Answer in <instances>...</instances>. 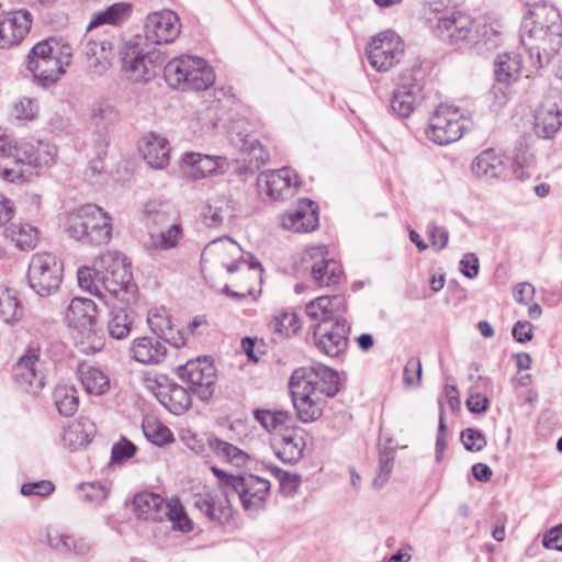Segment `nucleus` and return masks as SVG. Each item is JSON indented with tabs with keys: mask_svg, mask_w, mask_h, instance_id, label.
Returning <instances> with one entry per match:
<instances>
[{
	"mask_svg": "<svg viewBox=\"0 0 562 562\" xmlns=\"http://www.w3.org/2000/svg\"><path fill=\"white\" fill-rule=\"evenodd\" d=\"M79 286L110 304V297L128 302L134 295L131 265L117 251H106L98 256L92 267L83 266L77 272Z\"/></svg>",
	"mask_w": 562,
	"mask_h": 562,
	"instance_id": "7ed1b4c3",
	"label": "nucleus"
},
{
	"mask_svg": "<svg viewBox=\"0 0 562 562\" xmlns=\"http://www.w3.org/2000/svg\"><path fill=\"white\" fill-rule=\"evenodd\" d=\"M54 403L59 414L72 416L79 407L78 391L70 384H58L53 393Z\"/></svg>",
	"mask_w": 562,
	"mask_h": 562,
	"instance_id": "a18cd8bd",
	"label": "nucleus"
},
{
	"mask_svg": "<svg viewBox=\"0 0 562 562\" xmlns=\"http://www.w3.org/2000/svg\"><path fill=\"white\" fill-rule=\"evenodd\" d=\"M423 83L413 74H403L391 98L392 111L402 119L408 117L423 100Z\"/></svg>",
	"mask_w": 562,
	"mask_h": 562,
	"instance_id": "a211bd4d",
	"label": "nucleus"
},
{
	"mask_svg": "<svg viewBox=\"0 0 562 562\" xmlns=\"http://www.w3.org/2000/svg\"><path fill=\"white\" fill-rule=\"evenodd\" d=\"M367 56L370 65L378 71H389L404 56V43L392 31L378 34L368 44Z\"/></svg>",
	"mask_w": 562,
	"mask_h": 562,
	"instance_id": "2eb2a0df",
	"label": "nucleus"
},
{
	"mask_svg": "<svg viewBox=\"0 0 562 562\" xmlns=\"http://www.w3.org/2000/svg\"><path fill=\"white\" fill-rule=\"evenodd\" d=\"M340 387L338 371L323 363L295 369L289 389L297 418L305 424L317 420L327 398L334 397Z\"/></svg>",
	"mask_w": 562,
	"mask_h": 562,
	"instance_id": "f03ea898",
	"label": "nucleus"
},
{
	"mask_svg": "<svg viewBox=\"0 0 562 562\" xmlns=\"http://www.w3.org/2000/svg\"><path fill=\"white\" fill-rule=\"evenodd\" d=\"M135 453L136 446L126 438H122L112 446L111 461L115 463L122 462L125 459L132 458Z\"/></svg>",
	"mask_w": 562,
	"mask_h": 562,
	"instance_id": "338daca9",
	"label": "nucleus"
},
{
	"mask_svg": "<svg viewBox=\"0 0 562 562\" xmlns=\"http://www.w3.org/2000/svg\"><path fill=\"white\" fill-rule=\"evenodd\" d=\"M5 158L12 160V166L0 167V177L9 182L30 181L37 169L54 162L55 150L48 145L14 140Z\"/></svg>",
	"mask_w": 562,
	"mask_h": 562,
	"instance_id": "423d86ee",
	"label": "nucleus"
},
{
	"mask_svg": "<svg viewBox=\"0 0 562 562\" xmlns=\"http://www.w3.org/2000/svg\"><path fill=\"white\" fill-rule=\"evenodd\" d=\"M72 47L60 38L37 42L26 56V68L34 81L44 87L55 85L66 72L72 59Z\"/></svg>",
	"mask_w": 562,
	"mask_h": 562,
	"instance_id": "20e7f679",
	"label": "nucleus"
},
{
	"mask_svg": "<svg viewBox=\"0 0 562 562\" xmlns=\"http://www.w3.org/2000/svg\"><path fill=\"white\" fill-rule=\"evenodd\" d=\"M82 53L87 67L92 74L102 76L112 66L114 49L112 42L109 40L88 38L83 43Z\"/></svg>",
	"mask_w": 562,
	"mask_h": 562,
	"instance_id": "bb28decb",
	"label": "nucleus"
},
{
	"mask_svg": "<svg viewBox=\"0 0 562 562\" xmlns=\"http://www.w3.org/2000/svg\"><path fill=\"white\" fill-rule=\"evenodd\" d=\"M524 45L526 40L548 43L550 49H555L562 42V18L554 5L536 7L525 16L520 29Z\"/></svg>",
	"mask_w": 562,
	"mask_h": 562,
	"instance_id": "1a4fd4ad",
	"label": "nucleus"
},
{
	"mask_svg": "<svg viewBox=\"0 0 562 562\" xmlns=\"http://www.w3.org/2000/svg\"><path fill=\"white\" fill-rule=\"evenodd\" d=\"M90 119L95 127L106 128L119 119L117 110L106 101H100L92 105Z\"/></svg>",
	"mask_w": 562,
	"mask_h": 562,
	"instance_id": "603ef678",
	"label": "nucleus"
},
{
	"mask_svg": "<svg viewBox=\"0 0 562 562\" xmlns=\"http://www.w3.org/2000/svg\"><path fill=\"white\" fill-rule=\"evenodd\" d=\"M239 149L243 154L248 155L249 166L257 169L263 166L270 159V155L265 146L251 135H247L244 139H241Z\"/></svg>",
	"mask_w": 562,
	"mask_h": 562,
	"instance_id": "09e8293b",
	"label": "nucleus"
},
{
	"mask_svg": "<svg viewBox=\"0 0 562 562\" xmlns=\"http://www.w3.org/2000/svg\"><path fill=\"white\" fill-rule=\"evenodd\" d=\"M422 361L417 357H411L403 372V382L408 387L419 386L422 380Z\"/></svg>",
	"mask_w": 562,
	"mask_h": 562,
	"instance_id": "bf43d9fd",
	"label": "nucleus"
},
{
	"mask_svg": "<svg viewBox=\"0 0 562 562\" xmlns=\"http://www.w3.org/2000/svg\"><path fill=\"white\" fill-rule=\"evenodd\" d=\"M66 319L72 331L85 329L98 323L97 304L85 297H74L68 305Z\"/></svg>",
	"mask_w": 562,
	"mask_h": 562,
	"instance_id": "7c9ffc66",
	"label": "nucleus"
},
{
	"mask_svg": "<svg viewBox=\"0 0 562 562\" xmlns=\"http://www.w3.org/2000/svg\"><path fill=\"white\" fill-rule=\"evenodd\" d=\"M202 214L207 226L220 227L235 217V202L228 195H218L209 202Z\"/></svg>",
	"mask_w": 562,
	"mask_h": 562,
	"instance_id": "72a5a7b5",
	"label": "nucleus"
},
{
	"mask_svg": "<svg viewBox=\"0 0 562 562\" xmlns=\"http://www.w3.org/2000/svg\"><path fill=\"white\" fill-rule=\"evenodd\" d=\"M521 71V57L519 54L515 53H505L499 54L495 59V79L496 85L493 86L492 92L497 98V92L502 93V100L499 103L504 102L507 98L505 91H503L502 86L508 87L513 82H516L520 76Z\"/></svg>",
	"mask_w": 562,
	"mask_h": 562,
	"instance_id": "cd10ccee",
	"label": "nucleus"
},
{
	"mask_svg": "<svg viewBox=\"0 0 562 562\" xmlns=\"http://www.w3.org/2000/svg\"><path fill=\"white\" fill-rule=\"evenodd\" d=\"M229 498L225 495V498L222 499L212 493L198 494L194 498V505L211 520L223 522L232 516Z\"/></svg>",
	"mask_w": 562,
	"mask_h": 562,
	"instance_id": "e433bc0d",
	"label": "nucleus"
},
{
	"mask_svg": "<svg viewBox=\"0 0 562 562\" xmlns=\"http://www.w3.org/2000/svg\"><path fill=\"white\" fill-rule=\"evenodd\" d=\"M340 387L338 371L323 363L295 369L289 389L297 418L305 424L317 420L327 398L334 397Z\"/></svg>",
	"mask_w": 562,
	"mask_h": 562,
	"instance_id": "f257e3e1",
	"label": "nucleus"
},
{
	"mask_svg": "<svg viewBox=\"0 0 562 562\" xmlns=\"http://www.w3.org/2000/svg\"><path fill=\"white\" fill-rule=\"evenodd\" d=\"M79 488L82 491L83 497L90 502H101L109 494L108 487L100 482L82 483Z\"/></svg>",
	"mask_w": 562,
	"mask_h": 562,
	"instance_id": "774afa93",
	"label": "nucleus"
},
{
	"mask_svg": "<svg viewBox=\"0 0 562 562\" xmlns=\"http://www.w3.org/2000/svg\"><path fill=\"white\" fill-rule=\"evenodd\" d=\"M231 497L236 495L247 512L262 508L270 491V482L260 476L245 473L231 477Z\"/></svg>",
	"mask_w": 562,
	"mask_h": 562,
	"instance_id": "dca6fc26",
	"label": "nucleus"
},
{
	"mask_svg": "<svg viewBox=\"0 0 562 562\" xmlns=\"http://www.w3.org/2000/svg\"><path fill=\"white\" fill-rule=\"evenodd\" d=\"M164 77L170 88L180 91L205 90L215 80L205 59L190 55L169 60L164 67Z\"/></svg>",
	"mask_w": 562,
	"mask_h": 562,
	"instance_id": "0eeeda50",
	"label": "nucleus"
},
{
	"mask_svg": "<svg viewBox=\"0 0 562 562\" xmlns=\"http://www.w3.org/2000/svg\"><path fill=\"white\" fill-rule=\"evenodd\" d=\"M131 353L135 361L143 364H158L166 358L165 341L158 337H139L133 340Z\"/></svg>",
	"mask_w": 562,
	"mask_h": 562,
	"instance_id": "2f4dec72",
	"label": "nucleus"
},
{
	"mask_svg": "<svg viewBox=\"0 0 562 562\" xmlns=\"http://www.w3.org/2000/svg\"><path fill=\"white\" fill-rule=\"evenodd\" d=\"M302 263L310 270L313 282L319 288H330L340 284L345 279L341 265L328 258L325 246L307 247L302 254Z\"/></svg>",
	"mask_w": 562,
	"mask_h": 562,
	"instance_id": "ddd939ff",
	"label": "nucleus"
},
{
	"mask_svg": "<svg viewBox=\"0 0 562 562\" xmlns=\"http://www.w3.org/2000/svg\"><path fill=\"white\" fill-rule=\"evenodd\" d=\"M165 516L175 524V527L179 528L183 532H189L193 529V522L189 519L179 499H171L168 503L165 502V506L162 507V518Z\"/></svg>",
	"mask_w": 562,
	"mask_h": 562,
	"instance_id": "3c124183",
	"label": "nucleus"
},
{
	"mask_svg": "<svg viewBox=\"0 0 562 562\" xmlns=\"http://www.w3.org/2000/svg\"><path fill=\"white\" fill-rule=\"evenodd\" d=\"M133 325V318L123 307H112L109 314L108 333L117 340L124 339L130 335Z\"/></svg>",
	"mask_w": 562,
	"mask_h": 562,
	"instance_id": "49530a36",
	"label": "nucleus"
},
{
	"mask_svg": "<svg viewBox=\"0 0 562 562\" xmlns=\"http://www.w3.org/2000/svg\"><path fill=\"white\" fill-rule=\"evenodd\" d=\"M72 338L78 350L86 355H93L104 347V337L98 327V323L85 329L72 331Z\"/></svg>",
	"mask_w": 562,
	"mask_h": 562,
	"instance_id": "a19ab883",
	"label": "nucleus"
},
{
	"mask_svg": "<svg viewBox=\"0 0 562 562\" xmlns=\"http://www.w3.org/2000/svg\"><path fill=\"white\" fill-rule=\"evenodd\" d=\"M461 441L469 451H481L486 446L485 436L477 429L467 428L461 432Z\"/></svg>",
	"mask_w": 562,
	"mask_h": 562,
	"instance_id": "052dcab7",
	"label": "nucleus"
},
{
	"mask_svg": "<svg viewBox=\"0 0 562 562\" xmlns=\"http://www.w3.org/2000/svg\"><path fill=\"white\" fill-rule=\"evenodd\" d=\"M15 382L24 391L37 393L45 385V376L40 370V350L30 348L24 356L20 358L13 369Z\"/></svg>",
	"mask_w": 562,
	"mask_h": 562,
	"instance_id": "5701e85b",
	"label": "nucleus"
},
{
	"mask_svg": "<svg viewBox=\"0 0 562 562\" xmlns=\"http://www.w3.org/2000/svg\"><path fill=\"white\" fill-rule=\"evenodd\" d=\"M132 13L131 4L126 2H116L105 8L104 10L93 13L87 31L101 25H120L126 21Z\"/></svg>",
	"mask_w": 562,
	"mask_h": 562,
	"instance_id": "4c0bfd02",
	"label": "nucleus"
},
{
	"mask_svg": "<svg viewBox=\"0 0 562 562\" xmlns=\"http://www.w3.org/2000/svg\"><path fill=\"white\" fill-rule=\"evenodd\" d=\"M61 442L64 447L68 448L70 451H76L89 445L91 442V436L85 430L81 423H75L64 429Z\"/></svg>",
	"mask_w": 562,
	"mask_h": 562,
	"instance_id": "8fccbe9b",
	"label": "nucleus"
},
{
	"mask_svg": "<svg viewBox=\"0 0 562 562\" xmlns=\"http://www.w3.org/2000/svg\"><path fill=\"white\" fill-rule=\"evenodd\" d=\"M64 265L52 252H36L29 263L27 281L31 289L40 296L54 294L63 280Z\"/></svg>",
	"mask_w": 562,
	"mask_h": 562,
	"instance_id": "f8f14e48",
	"label": "nucleus"
},
{
	"mask_svg": "<svg viewBox=\"0 0 562 562\" xmlns=\"http://www.w3.org/2000/svg\"><path fill=\"white\" fill-rule=\"evenodd\" d=\"M472 172L481 179H495L505 172L503 157L495 149L488 148L479 154L471 165Z\"/></svg>",
	"mask_w": 562,
	"mask_h": 562,
	"instance_id": "f704fd0d",
	"label": "nucleus"
},
{
	"mask_svg": "<svg viewBox=\"0 0 562 562\" xmlns=\"http://www.w3.org/2000/svg\"><path fill=\"white\" fill-rule=\"evenodd\" d=\"M328 295L318 296L306 304L305 312L311 319L318 322H334L329 310Z\"/></svg>",
	"mask_w": 562,
	"mask_h": 562,
	"instance_id": "6e6d98bb",
	"label": "nucleus"
},
{
	"mask_svg": "<svg viewBox=\"0 0 562 562\" xmlns=\"http://www.w3.org/2000/svg\"><path fill=\"white\" fill-rule=\"evenodd\" d=\"M46 543L60 554L87 557L94 548V542L88 537L57 531L46 533Z\"/></svg>",
	"mask_w": 562,
	"mask_h": 562,
	"instance_id": "c85d7f7f",
	"label": "nucleus"
},
{
	"mask_svg": "<svg viewBox=\"0 0 562 562\" xmlns=\"http://www.w3.org/2000/svg\"><path fill=\"white\" fill-rule=\"evenodd\" d=\"M18 299L9 293L0 296V316L5 323H10L18 317Z\"/></svg>",
	"mask_w": 562,
	"mask_h": 562,
	"instance_id": "69168bd1",
	"label": "nucleus"
},
{
	"mask_svg": "<svg viewBox=\"0 0 562 562\" xmlns=\"http://www.w3.org/2000/svg\"><path fill=\"white\" fill-rule=\"evenodd\" d=\"M148 387L153 391L159 403L175 415L183 414L192 405L193 394L188 386L171 382L166 376L155 380Z\"/></svg>",
	"mask_w": 562,
	"mask_h": 562,
	"instance_id": "6ab92c4d",
	"label": "nucleus"
},
{
	"mask_svg": "<svg viewBox=\"0 0 562 562\" xmlns=\"http://www.w3.org/2000/svg\"><path fill=\"white\" fill-rule=\"evenodd\" d=\"M122 76L132 82H148L154 78L164 58L158 50L146 49L145 45L136 40L122 44L119 49Z\"/></svg>",
	"mask_w": 562,
	"mask_h": 562,
	"instance_id": "6e6552de",
	"label": "nucleus"
},
{
	"mask_svg": "<svg viewBox=\"0 0 562 562\" xmlns=\"http://www.w3.org/2000/svg\"><path fill=\"white\" fill-rule=\"evenodd\" d=\"M32 22V14L25 9L0 16V47H10L21 42L30 32Z\"/></svg>",
	"mask_w": 562,
	"mask_h": 562,
	"instance_id": "393cba45",
	"label": "nucleus"
},
{
	"mask_svg": "<svg viewBox=\"0 0 562 562\" xmlns=\"http://www.w3.org/2000/svg\"><path fill=\"white\" fill-rule=\"evenodd\" d=\"M470 127V121L459 108L440 104L428 120L426 137L440 146L457 142Z\"/></svg>",
	"mask_w": 562,
	"mask_h": 562,
	"instance_id": "9d476101",
	"label": "nucleus"
},
{
	"mask_svg": "<svg viewBox=\"0 0 562 562\" xmlns=\"http://www.w3.org/2000/svg\"><path fill=\"white\" fill-rule=\"evenodd\" d=\"M182 161L190 168L188 173L193 179H203L216 173H223L228 167L225 157L200 153H186Z\"/></svg>",
	"mask_w": 562,
	"mask_h": 562,
	"instance_id": "c756f323",
	"label": "nucleus"
},
{
	"mask_svg": "<svg viewBox=\"0 0 562 562\" xmlns=\"http://www.w3.org/2000/svg\"><path fill=\"white\" fill-rule=\"evenodd\" d=\"M427 21L432 34L449 44L471 41L477 42L475 21L468 14L459 11H437Z\"/></svg>",
	"mask_w": 562,
	"mask_h": 562,
	"instance_id": "9b49d317",
	"label": "nucleus"
},
{
	"mask_svg": "<svg viewBox=\"0 0 562 562\" xmlns=\"http://www.w3.org/2000/svg\"><path fill=\"white\" fill-rule=\"evenodd\" d=\"M562 125V92L548 94L535 116L536 134L542 138L552 137Z\"/></svg>",
	"mask_w": 562,
	"mask_h": 562,
	"instance_id": "4be33fe9",
	"label": "nucleus"
},
{
	"mask_svg": "<svg viewBox=\"0 0 562 562\" xmlns=\"http://www.w3.org/2000/svg\"><path fill=\"white\" fill-rule=\"evenodd\" d=\"M142 153L148 165L162 169L169 164V143L165 137L150 133L143 138Z\"/></svg>",
	"mask_w": 562,
	"mask_h": 562,
	"instance_id": "c9c22d12",
	"label": "nucleus"
},
{
	"mask_svg": "<svg viewBox=\"0 0 562 562\" xmlns=\"http://www.w3.org/2000/svg\"><path fill=\"white\" fill-rule=\"evenodd\" d=\"M38 112V103L35 99L23 97L13 104L11 115L15 120L32 121Z\"/></svg>",
	"mask_w": 562,
	"mask_h": 562,
	"instance_id": "13d9d810",
	"label": "nucleus"
},
{
	"mask_svg": "<svg viewBox=\"0 0 562 562\" xmlns=\"http://www.w3.org/2000/svg\"><path fill=\"white\" fill-rule=\"evenodd\" d=\"M269 326L274 333L289 337L300 329V322L295 313L282 312L271 319Z\"/></svg>",
	"mask_w": 562,
	"mask_h": 562,
	"instance_id": "5fc2aeb1",
	"label": "nucleus"
},
{
	"mask_svg": "<svg viewBox=\"0 0 562 562\" xmlns=\"http://www.w3.org/2000/svg\"><path fill=\"white\" fill-rule=\"evenodd\" d=\"M317 209L314 201L301 199L294 209L281 215V226L294 233L312 232L318 226Z\"/></svg>",
	"mask_w": 562,
	"mask_h": 562,
	"instance_id": "b1692460",
	"label": "nucleus"
},
{
	"mask_svg": "<svg viewBox=\"0 0 562 562\" xmlns=\"http://www.w3.org/2000/svg\"><path fill=\"white\" fill-rule=\"evenodd\" d=\"M297 177L290 168L263 172L257 178L260 193H266L273 201L285 200L294 194Z\"/></svg>",
	"mask_w": 562,
	"mask_h": 562,
	"instance_id": "aec40b11",
	"label": "nucleus"
},
{
	"mask_svg": "<svg viewBox=\"0 0 562 562\" xmlns=\"http://www.w3.org/2000/svg\"><path fill=\"white\" fill-rule=\"evenodd\" d=\"M215 451L217 456L222 457L236 467H243L248 459L246 452L226 441L217 440L215 445Z\"/></svg>",
	"mask_w": 562,
	"mask_h": 562,
	"instance_id": "4d7b16f0",
	"label": "nucleus"
},
{
	"mask_svg": "<svg viewBox=\"0 0 562 562\" xmlns=\"http://www.w3.org/2000/svg\"><path fill=\"white\" fill-rule=\"evenodd\" d=\"M65 229L69 237L83 244H108L112 237V217L100 206L86 204L67 215Z\"/></svg>",
	"mask_w": 562,
	"mask_h": 562,
	"instance_id": "39448f33",
	"label": "nucleus"
},
{
	"mask_svg": "<svg viewBox=\"0 0 562 562\" xmlns=\"http://www.w3.org/2000/svg\"><path fill=\"white\" fill-rule=\"evenodd\" d=\"M181 32L178 15L170 10L154 12L147 15L145 23V36L155 44H168L173 42Z\"/></svg>",
	"mask_w": 562,
	"mask_h": 562,
	"instance_id": "412c9836",
	"label": "nucleus"
},
{
	"mask_svg": "<svg viewBox=\"0 0 562 562\" xmlns=\"http://www.w3.org/2000/svg\"><path fill=\"white\" fill-rule=\"evenodd\" d=\"M222 120V114L217 105L212 104L205 106L198 113V121L201 124V128L204 131L214 130L218 122Z\"/></svg>",
	"mask_w": 562,
	"mask_h": 562,
	"instance_id": "0e129e2a",
	"label": "nucleus"
},
{
	"mask_svg": "<svg viewBox=\"0 0 562 562\" xmlns=\"http://www.w3.org/2000/svg\"><path fill=\"white\" fill-rule=\"evenodd\" d=\"M276 456L284 463H296L303 457L305 441L303 430L299 427H285L272 439Z\"/></svg>",
	"mask_w": 562,
	"mask_h": 562,
	"instance_id": "a878e982",
	"label": "nucleus"
},
{
	"mask_svg": "<svg viewBox=\"0 0 562 562\" xmlns=\"http://www.w3.org/2000/svg\"><path fill=\"white\" fill-rule=\"evenodd\" d=\"M252 415L255 420L268 432H282L292 419L291 413L283 409L257 408Z\"/></svg>",
	"mask_w": 562,
	"mask_h": 562,
	"instance_id": "37998d69",
	"label": "nucleus"
},
{
	"mask_svg": "<svg viewBox=\"0 0 562 562\" xmlns=\"http://www.w3.org/2000/svg\"><path fill=\"white\" fill-rule=\"evenodd\" d=\"M181 378L186 380L188 389L202 401H207L214 392L215 368L206 359L188 361L181 368Z\"/></svg>",
	"mask_w": 562,
	"mask_h": 562,
	"instance_id": "f3484780",
	"label": "nucleus"
},
{
	"mask_svg": "<svg viewBox=\"0 0 562 562\" xmlns=\"http://www.w3.org/2000/svg\"><path fill=\"white\" fill-rule=\"evenodd\" d=\"M148 325L151 331L165 342L180 348L186 345V340L179 330H175L170 317L165 307L153 308L148 313Z\"/></svg>",
	"mask_w": 562,
	"mask_h": 562,
	"instance_id": "473e14b6",
	"label": "nucleus"
},
{
	"mask_svg": "<svg viewBox=\"0 0 562 562\" xmlns=\"http://www.w3.org/2000/svg\"><path fill=\"white\" fill-rule=\"evenodd\" d=\"M142 428L147 440L156 446L161 447L173 441L171 430L155 417L144 418Z\"/></svg>",
	"mask_w": 562,
	"mask_h": 562,
	"instance_id": "de8ad7c7",
	"label": "nucleus"
},
{
	"mask_svg": "<svg viewBox=\"0 0 562 562\" xmlns=\"http://www.w3.org/2000/svg\"><path fill=\"white\" fill-rule=\"evenodd\" d=\"M513 162L515 166V172L517 177L524 176V168H528L533 165L535 162V156L529 150L528 146L519 145L516 147L514 156H513Z\"/></svg>",
	"mask_w": 562,
	"mask_h": 562,
	"instance_id": "e2e57ef3",
	"label": "nucleus"
},
{
	"mask_svg": "<svg viewBox=\"0 0 562 562\" xmlns=\"http://www.w3.org/2000/svg\"><path fill=\"white\" fill-rule=\"evenodd\" d=\"M78 373L82 386L91 395H102L110 389L109 376L99 368L81 367Z\"/></svg>",
	"mask_w": 562,
	"mask_h": 562,
	"instance_id": "c03bdc74",
	"label": "nucleus"
},
{
	"mask_svg": "<svg viewBox=\"0 0 562 562\" xmlns=\"http://www.w3.org/2000/svg\"><path fill=\"white\" fill-rule=\"evenodd\" d=\"M183 227L179 223H173L167 228L149 235L148 248L166 251L176 248L183 238Z\"/></svg>",
	"mask_w": 562,
	"mask_h": 562,
	"instance_id": "79ce46f5",
	"label": "nucleus"
},
{
	"mask_svg": "<svg viewBox=\"0 0 562 562\" xmlns=\"http://www.w3.org/2000/svg\"><path fill=\"white\" fill-rule=\"evenodd\" d=\"M351 327L345 317H337L334 322H317L313 326V344L318 352L336 358L345 353L348 348Z\"/></svg>",
	"mask_w": 562,
	"mask_h": 562,
	"instance_id": "4468645a",
	"label": "nucleus"
},
{
	"mask_svg": "<svg viewBox=\"0 0 562 562\" xmlns=\"http://www.w3.org/2000/svg\"><path fill=\"white\" fill-rule=\"evenodd\" d=\"M133 506L138 517L162 520L165 499L159 494L140 492L134 496Z\"/></svg>",
	"mask_w": 562,
	"mask_h": 562,
	"instance_id": "58836bf2",
	"label": "nucleus"
},
{
	"mask_svg": "<svg viewBox=\"0 0 562 562\" xmlns=\"http://www.w3.org/2000/svg\"><path fill=\"white\" fill-rule=\"evenodd\" d=\"M5 236L21 250H30L36 246L38 229L30 223H12L5 231Z\"/></svg>",
	"mask_w": 562,
	"mask_h": 562,
	"instance_id": "ea45409f",
	"label": "nucleus"
},
{
	"mask_svg": "<svg viewBox=\"0 0 562 562\" xmlns=\"http://www.w3.org/2000/svg\"><path fill=\"white\" fill-rule=\"evenodd\" d=\"M395 459V449L392 447L380 448L379 452V472L372 484L376 488H381L390 479Z\"/></svg>",
	"mask_w": 562,
	"mask_h": 562,
	"instance_id": "864d4df0",
	"label": "nucleus"
},
{
	"mask_svg": "<svg viewBox=\"0 0 562 562\" xmlns=\"http://www.w3.org/2000/svg\"><path fill=\"white\" fill-rule=\"evenodd\" d=\"M55 491V485L48 480L27 482L21 486V494L24 496L46 497Z\"/></svg>",
	"mask_w": 562,
	"mask_h": 562,
	"instance_id": "680f3d73",
	"label": "nucleus"
}]
</instances>
